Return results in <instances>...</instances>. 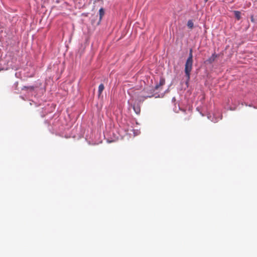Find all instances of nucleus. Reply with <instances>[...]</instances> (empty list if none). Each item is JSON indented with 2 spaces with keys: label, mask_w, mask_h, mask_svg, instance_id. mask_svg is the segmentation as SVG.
I'll return each instance as SVG.
<instances>
[{
  "label": "nucleus",
  "mask_w": 257,
  "mask_h": 257,
  "mask_svg": "<svg viewBox=\"0 0 257 257\" xmlns=\"http://www.w3.org/2000/svg\"><path fill=\"white\" fill-rule=\"evenodd\" d=\"M193 66V55L192 49L189 51V55L187 59L185 65V73L186 76V84H187L190 80V72L192 69Z\"/></svg>",
  "instance_id": "nucleus-1"
},
{
  "label": "nucleus",
  "mask_w": 257,
  "mask_h": 257,
  "mask_svg": "<svg viewBox=\"0 0 257 257\" xmlns=\"http://www.w3.org/2000/svg\"><path fill=\"white\" fill-rule=\"evenodd\" d=\"M217 55L215 53H213L211 57H210L207 60L206 62H207L209 64H211L212 62H213L215 59L217 57Z\"/></svg>",
  "instance_id": "nucleus-2"
},
{
  "label": "nucleus",
  "mask_w": 257,
  "mask_h": 257,
  "mask_svg": "<svg viewBox=\"0 0 257 257\" xmlns=\"http://www.w3.org/2000/svg\"><path fill=\"white\" fill-rule=\"evenodd\" d=\"M133 109L134 110L135 112L137 114H139L141 112V108L140 106L138 105H136V104H134L133 105Z\"/></svg>",
  "instance_id": "nucleus-3"
},
{
  "label": "nucleus",
  "mask_w": 257,
  "mask_h": 257,
  "mask_svg": "<svg viewBox=\"0 0 257 257\" xmlns=\"http://www.w3.org/2000/svg\"><path fill=\"white\" fill-rule=\"evenodd\" d=\"M234 14L235 18L238 20H240L241 18V13L239 11H235Z\"/></svg>",
  "instance_id": "nucleus-4"
},
{
  "label": "nucleus",
  "mask_w": 257,
  "mask_h": 257,
  "mask_svg": "<svg viewBox=\"0 0 257 257\" xmlns=\"http://www.w3.org/2000/svg\"><path fill=\"white\" fill-rule=\"evenodd\" d=\"M165 80L164 79H161L160 81V84L159 85L157 84L155 86V88L156 89H158L160 85H163L165 84Z\"/></svg>",
  "instance_id": "nucleus-5"
},
{
  "label": "nucleus",
  "mask_w": 257,
  "mask_h": 257,
  "mask_svg": "<svg viewBox=\"0 0 257 257\" xmlns=\"http://www.w3.org/2000/svg\"><path fill=\"white\" fill-rule=\"evenodd\" d=\"M104 85L102 84H100L99 85V87H98V93H99V94H100L101 93V92H102V91L104 89Z\"/></svg>",
  "instance_id": "nucleus-6"
},
{
  "label": "nucleus",
  "mask_w": 257,
  "mask_h": 257,
  "mask_svg": "<svg viewBox=\"0 0 257 257\" xmlns=\"http://www.w3.org/2000/svg\"><path fill=\"white\" fill-rule=\"evenodd\" d=\"M193 23L192 20H189L187 22V26L190 28L192 29L193 27Z\"/></svg>",
  "instance_id": "nucleus-7"
},
{
  "label": "nucleus",
  "mask_w": 257,
  "mask_h": 257,
  "mask_svg": "<svg viewBox=\"0 0 257 257\" xmlns=\"http://www.w3.org/2000/svg\"><path fill=\"white\" fill-rule=\"evenodd\" d=\"M99 16H100V19H101L102 16L104 15V11L102 8H101L99 11Z\"/></svg>",
  "instance_id": "nucleus-8"
},
{
  "label": "nucleus",
  "mask_w": 257,
  "mask_h": 257,
  "mask_svg": "<svg viewBox=\"0 0 257 257\" xmlns=\"http://www.w3.org/2000/svg\"><path fill=\"white\" fill-rule=\"evenodd\" d=\"M211 121H214V122H216V121H217V119H216V118H215V120L212 119V120H211Z\"/></svg>",
  "instance_id": "nucleus-9"
}]
</instances>
